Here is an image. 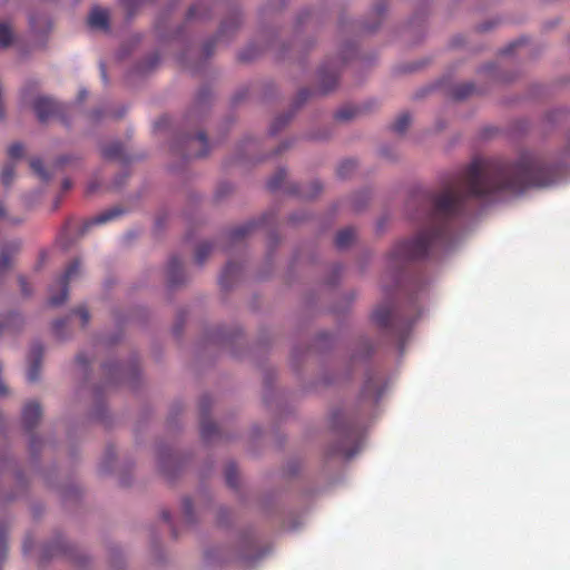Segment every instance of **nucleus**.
<instances>
[{
	"mask_svg": "<svg viewBox=\"0 0 570 570\" xmlns=\"http://www.w3.org/2000/svg\"><path fill=\"white\" fill-rule=\"evenodd\" d=\"M183 510L188 522L193 521V502L189 498L183 500Z\"/></svg>",
	"mask_w": 570,
	"mask_h": 570,
	"instance_id": "35",
	"label": "nucleus"
},
{
	"mask_svg": "<svg viewBox=\"0 0 570 570\" xmlns=\"http://www.w3.org/2000/svg\"><path fill=\"white\" fill-rule=\"evenodd\" d=\"M95 188H96V187H95L94 185H90V186L88 187V193H92V191L95 190Z\"/></svg>",
	"mask_w": 570,
	"mask_h": 570,
	"instance_id": "53",
	"label": "nucleus"
},
{
	"mask_svg": "<svg viewBox=\"0 0 570 570\" xmlns=\"http://www.w3.org/2000/svg\"><path fill=\"white\" fill-rule=\"evenodd\" d=\"M41 417V407L37 402H29L22 410V423L27 431L36 428Z\"/></svg>",
	"mask_w": 570,
	"mask_h": 570,
	"instance_id": "12",
	"label": "nucleus"
},
{
	"mask_svg": "<svg viewBox=\"0 0 570 570\" xmlns=\"http://www.w3.org/2000/svg\"><path fill=\"white\" fill-rule=\"evenodd\" d=\"M167 275L171 285H177L183 282V265L178 257L174 256L170 258L167 266Z\"/></svg>",
	"mask_w": 570,
	"mask_h": 570,
	"instance_id": "16",
	"label": "nucleus"
},
{
	"mask_svg": "<svg viewBox=\"0 0 570 570\" xmlns=\"http://www.w3.org/2000/svg\"><path fill=\"white\" fill-rule=\"evenodd\" d=\"M126 10L128 11V16L131 17L134 14V8L137 6L136 0H120Z\"/></svg>",
	"mask_w": 570,
	"mask_h": 570,
	"instance_id": "39",
	"label": "nucleus"
},
{
	"mask_svg": "<svg viewBox=\"0 0 570 570\" xmlns=\"http://www.w3.org/2000/svg\"><path fill=\"white\" fill-rule=\"evenodd\" d=\"M333 429L340 435V442L333 450L334 454L343 455L346 459L354 456L361 449L363 431L360 426L343 419V414H333Z\"/></svg>",
	"mask_w": 570,
	"mask_h": 570,
	"instance_id": "2",
	"label": "nucleus"
},
{
	"mask_svg": "<svg viewBox=\"0 0 570 570\" xmlns=\"http://www.w3.org/2000/svg\"><path fill=\"white\" fill-rule=\"evenodd\" d=\"M86 96H87V91L86 90H81L79 92V101H82L86 98Z\"/></svg>",
	"mask_w": 570,
	"mask_h": 570,
	"instance_id": "50",
	"label": "nucleus"
},
{
	"mask_svg": "<svg viewBox=\"0 0 570 570\" xmlns=\"http://www.w3.org/2000/svg\"><path fill=\"white\" fill-rule=\"evenodd\" d=\"M210 252H212L210 244H208V243L200 244L196 249V254H195L196 262L199 265L204 264V262L206 261V258L210 254Z\"/></svg>",
	"mask_w": 570,
	"mask_h": 570,
	"instance_id": "28",
	"label": "nucleus"
},
{
	"mask_svg": "<svg viewBox=\"0 0 570 570\" xmlns=\"http://www.w3.org/2000/svg\"><path fill=\"white\" fill-rule=\"evenodd\" d=\"M66 320H57L53 323V331L57 333V335H60V330L66 325Z\"/></svg>",
	"mask_w": 570,
	"mask_h": 570,
	"instance_id": "40",
	"label": "nucleus"
},
{
	"mask_svg": "<svg viewBox=\"0 0 570 570\" xmlns=\"http://www.w3.org/2000/svg\"><path fill=\"white\" fill-rule=\"evenodd\" d=\"M122 210L119 209V208H110V209H107L102 213H100L99 215L92 217L91 219L85 222L81 227L78 228V237H81L83 236L91 226H95V225H101V224H105L107 222H110L114 218L118 217L119 215H121Z\"/></svg>",
	"mask_w": 570,
	"mask_h": 570,
	"instance_id": "11",
	"label": "nucleus"
},
{
	"mask_svg": "<svg viewBox=\"0 0 570 570\" xmlns=\"http://www.w3.org/2000/svg\"><path fill=\"white\" fill-rule=\"evenodd\" d=\"M383 379L379 373H370L363 384L361 396L376 403L383 394Z\"/></svg>",
	"mask_w": 570,
	"mask_h": 570,
	"instance_id": "7",
	"label": "nucleus"
},
{
	"mask_svg": "<svg viewBox=\"0 0 570 570\" xmlns=\"http://www.w3.org/2000/svg\"><path fill=\"white\" fill-rule=\"evenodd\" d=\"M101 75H102V78L106 79L107 76H106V70H105L104 66H101Z\"/></svg>",
	"mask_w": 570,
	"mask_h": 570,
	"instance_id": "52",
	"label": "nucleus"
},
{
	"mask_svg": "<svg viewBox=\"0 0 570 570\" xmlns=\"http://www.w3.org/2000/svg\"><path fill=\"white\" fill-rule=\"evenodd\" d=\"M72 187V181L68 178L63 179L62 181V190L67 191Z\"/></svg>",
	"mask_w": 570,
	"mask_h": 570,
	"instance_id": "42",
	"label": "nucleus"
},
{
	"mask_svg": "<svg viewBox=\"0 0 570 570\" xmlns=\"http://www.w3.org/2000/svg\"><path fill=\"white\" fill-rule=\"evenodd\" d=\"M355 229L346 227L341 229L335 237V246L340 249L347 248L355 239Z\"/></svg>",
	"mask_w": 570,
	"mask_h": 570,
	"instance_id": "18",
	"label": "nucleus"
},
{
	"mask_svg": "<svg viewBox=\"0 0 570 570\" xmlns=\"http://www.w3.org/2000/svg\"><path fill=\"white\" fill-rule=\"evenodd\" d=\"M357 114V109L352 106H346L338 109L335 114L337 120H350Z\"/></svg>",
	"mask_w": 570,
	"mask_h": 570,
	"instance_id": "29",
	"label": "nucleus"
},
{
	"mask_svg": "<svg viewBox=\"0 0 570 570\" xmlns=\"http://www.w3.org/2000/svg\"><path fill=\"white\" fill-rule=\"evenodd\" d=\"M14 177V165L7 164L1 171V183L4 186H9Z\"/></svg>",
	"mask_w": 570,
	"mask_h": 570,
	"instance_id": "31",
	"label": "nucleus"
},
{
	"mask_svg": "<svg viewBox=\"0 0 570 570\" xmlns=\"http://www.w3.org/2000/svg\"><path fill=\"white\" fill-rule=\"evenodd\" d=\"M425 286V284H420V289H422Z\"/></svg>",
	"mask_w": 570,
	"mask_h": 570,
	"instance_id": "56",
	"label": "nucleus"
},
{
	"mask_svg": "<svg viewBox=\"0 0 570 570\" xmlns=\"http://www.w3.org/2000/svg\"><path fill=\"white\" fill-rule=\"evenodd\" d=\"M256 541L254 538H246L242 543V550L237 558L244 561L252 560L255 557Z\"/></svg>",
	"mask_w": 570,
	"mask_h": 570,
	"instance_id": "19",
	"label": "nucleus"
},
{
	"mask_svg": "<svg viewBox=\"0 0 570 570\" xmlns=\"http://www.w3.org/2000/svg\"><path fill=\"white\" fill-rule=\"evenodd\" d=\"M289 121V117L287 116H279L277 117L272 127H271V132L272 135H275L278 130H281L287 122Z\"/></svg>",
	"mask_w": 570,
	"mask_h": 570,
	"instance_id": "34",
	"label": "nucleus"
},
{
	"mask_svg": "<svg viewBox=\"0 0 570 570\" xmlns=\"http://www.w3.org/2000/svg\"><path fill=\"white\" fill-rule=\"evenodd\" d=\"M256 227H257V223L254 220H250L240 226H237L229 232V239L233 243L240 242L247 235H249Z\"/></svg>",
	"mask_w": 570,
	"mask_h": 570,
	"instance_id": "17",
	"label": "nucleus"
},
{
	"mask_svg": "<svg viewBox=\"0 0 570 570\" xmlns=\"http://www.w3.org/2000/svg\"><path fill=\"white\" fill-rule=\"evenodd\" d=\"M20 249V240H10L2 246L0 252V278L14 264Z\"/></svg>",
	"mask_w": 570,
	"mask_h": 570,
	"instance_id": "9",
	"label": "nucleus"
},
{
	"mask_svg": "<svg viewBox=\"0 0 570 570\" xmlns=\"http://www.w3.org/2000/svg\"><path fill=\"white\" fill-rule=\"evenodd\" d=\"M308 95H309V91L307 89H304L299 92V97L302 100H305Z\"/></svg>",
	"mask_w": 570,
	"mask_h": 570,
	"instance_id": "48",
	"label": "nucleus"
},
{
	"mask_svg": "<svg viewBox=\"0 0 570 570\" xmlns=\"http://www.w3.org/2000/svg\"><path fill=\"white\" fill-rule=\"evenodd\" d=\"M228 29H229V22H227V21L223 22L220 26L219 36H217L215 39L208 41L204 47V51L207 56L210 55L213 45L216 41H218V38L222 37L224 33H226Z\"/></svg>",
	"mask_w": 570,
	"mask_h": 570,
	"instance_id": "32",
	"label": "nucleus"
},
{
	"mask_svg": "<svg viewBox=\"0 0 570 570\" xmlns=\"http://www.w3.org/2000/svg\"><path fill=\"white\" fill-rule=\"evenodd\" d=\"M101 154L104 158L109 160H126L124 146L118 141H114L104 146L101 149Z\"/></svg>",
	"mask_w": 570,
	"mask_h": 570,
	"instance_id": "15",
	"label": "nucleus"
},
{
	"mask_svg": "<svg viewBox=\"0 0 570 570\" xmlns=\"http://www.w3.org/2000/svg\"><path fill=\"white\" fill-rule=\"evenodd\" d=\"M312 188H313L312 191H298V193L303 197L313 198V197L317 196L322 190V186L318 181L312 183Z\"/></svg>",
	"mask_w": 570,
	"mask_h": 570,
	"instance_id": "36",
	"label": "nucleus"
},
{
	"mask_svg": "<svg viewBox=\"0 0 570 570\" xmlns=\"http://www.w3.org/2000/svg\"><path fill=\"white\" fill-rule=\"evenodd\" d=\"M0 219H8L6 212H4V207L1 203H0Z\"/></svg>",
	"mask_w": 570,
	"mask_h": 570,
	"instance_id": "46",
	"label": "nucleus"
},
{
	"mask_svg": "<svg viewBox=\"0 0 570 570\" xmlns=\"http://www.w3.org/2000/svg\"><path fill=\"white\" fill-rule=\"evenodd\" d=\"M80 272V262L75 259L66 268L65 273L58 278L57 286L59 287V294L56 295L55 285L50 287L49 304L51 306H59L65 303L68 298V284L72 277L78 275Z\"/></svg>",
	"mask_w": 570,
	"mask_h": 570,
	"instance_id": "4",
	"label": "nucleus"
},
{
	"mask_svg": "<svg viewBox=\"0 0 570 570\" xmlns=\"http://www.w3.org/2000/svg\"><path fill=\"white\" fill-rule=\"evenodd\" d=\"M75 313L80 317L82 326H86L90 320L88 309L85 306H80L75 309Z\"/></svg>",
	"mask_w": 570,
	"mask_h": 570,
	"instance_id": "37",
	"label": "nucleus"
},
{
	"mask_svg": "<svg viewBox=\"0 0 570 570\" xmlns=\"http://www.w3.org/2000/svg\"><path fill=\"white\" fill-rule=\"evenodd\" d=\"M33 109L39 121L45 122L49 118L59 115L61 106L50 98L39 97L35 100Z\"/></svg>",
	"mask_w": 570,
	"mask_h": 570,
	"instance_id": "8",
	"label": "nucleus"
},
{
	"mask_svg": "<svg viewBox=\"0 0 570 570\" xmlns=\"http://www.w3.org/2000/svg\"><path fill=\"white\" fill-rule=\"evenodd\" d=\"M237 26H238V21L236 19H233V21L230 22V27L237 28Z\"/></svg>",
	"mask_w": 570,
	"mask_h": 570,
	"instance_id": "51",
	"label": "nucleus"
},
{
	"mask_svg": "<svg viewBox=\"0 0 570 570\" xmlns=\"http://www.w3.org/2000/svg\"><path fill=\"white\" fill-rule=\"evenodd\" d=\"M372 318L377 326L385 330L400 327L401 334L407 332L413 323L409 320L400 321L399 317L393 313L391 306L387 304L379 305L374 309Z\"/></svg>",
	"mask_w": 570,
	"mask_h": 570,
	"instance_id": "3",
	"label": "nucleus"
},
{
	"mask_svg": "<svg viewBox=\"0 0 570 570\" xmlns=\"http://www.w3.org/2000/svg\"><path fill=\"white\" fill-rule=\"evenodd\" d=\"M226 482L230 488H237L238 475L237 468L234 464H228L225 470Z\"/></svg>",
	"mask_w": 570,
	"mask_h": 570,
	"instance_id": "27",
	"label": "nucleus"
},
{
	"mask_svg": "<svg viewBox=\"0 0 570 570\" xmlns=\"http://www.w3.org/2000/svg\"><path fill=\"white\" fill-rule=\"evenodd\" d=\"M88 24L92 29L109 30V13L107 10L95 7L88 17Z\"/></svg>",
	"mask_w": 570,
	"mask_h": 570,
	"instance_id": "13",
	"label": "nucleus"
},
{
	"mask_svg": "<svg viewBox=\"0 0 570 570\" xmlns=\"http://www.w3.org/2000/svg\"><path fill=\"white\" fill-rule=\"evenodd\" d=\"M13 33L7 23H0V47H9L12 42Z\"/></svg>",
	"mask_w": 570,
	"mask_h": 570,
	"instance_id": "26",
	"label": "nucleus"
},
{
	"mask_svg": "<svg viewBox=\"0 0 570 570\" xmlns=\"http://www.w3.org/2000/svg\"><path fill=\"white\" fill-rule=\"evenodd\" d=\"M560 169L544 164L531 154L517 163L474 159L461 174L438 191L417 190L407 202L415 208L414 219L423 226L411 239L397 243L389 254V266L395 272L413 261L425 258L436 248L448 249L454 239V224L470 198L488 199L503 194H520L529 187H546L557 181Z\"/></svg>",
	"mask_w": 570,
	"mask_h": 570,
	"instance_id": "1",
	"label": "nucleus"
},
{
	"mask_svg": "<svg viewBox=\"0 0 570 570\" xmlns=\"http://www.w3.org/2000/svg\"><path fill=\"white\" fill-rule=\"evenodd\" d=\"M196 17V7H191L189 10H188V19H193Z\"/></svg>",
	"mask_w": 570,
	"mask_h": 570,
	"instance_id": "45",
	"label": "nucleus"
},
{
	"mask_svg": "<svg viewBox=\"0 0 570 570\" xmlns=\"http://www.w3.org/2000/svg\"><path fill=\"white\" fill-rule=\"evenodd\" d=\"M183 144L186 148L184 157L188 159L205 157L209 151V145L204 132L186 137Z\"/></svg>",
	"mask_w": 570,
	"mask_h": 570,
	"instance_id": "5",
	"label": "nucleus"
},
{
	"mask_svg": "<svg viewBox=\"0 0 570 570\" xmlns=\"http://www.w3.org/2000/svg\"><path fill=\"white\" fill-rule=\"evenodd\" d=\"M338 82L337 65L330 62L322 66L318 71V91L323 95L334 90Z\"/></svg>",
	"mask_w": 570,
	"mask_h": 570,
	"instance_id": "6",
	"label": "nucleus"
},
{
	"mask_svg": "<svg viewBox=\"0 0 570 570\" xmlns=\"http://www.w3.org/2000/svg\"><path fill=\"white\" fill-rule=\"evenodd\" d=\"M76 362L83 367L87 366L88 364V360L85 357L83 354H78L76 357Z\"/></svg>",
	"mask_w": 570,
	"mask_h": 570,
	"instance_id": "41",
	"label": "nucleus"
},
{
	"mask_svg": "<svg viewBox=\"0 0 570 570\" xmlns=\"http://www.w3.org/2000/svg\"><path fill=\"white\" fill-rule=\"evenodd\" d=\"M59 161H60V164H65V163H67V159L61 158Z\"/></svg>",
	"mask_w": 570,
	"mask_h": 570,
	"instance_id": "55",
	"label": "nucleus"
},
{
	"mask_svg": "<svg viewBox=\"0 0 570 570\" xmlns=\"http://www.w3.org/2000/svg\"><path fill=\"white\" fill-rule=\"evenodd\" d=\"M43 348L41 344L37 343L32 345L28 357L29 366L27 370V380L30 383H35L39 380Z\"/></svg>",
	"mask_w": 570,
	"mask_h": 570,
	"instance_id": "10",
	"label": "nucleus"
},
{
	"mask_svg": "<svg viewBox=\"0 0 570 570\" xmlns=\"http://www.w3.org/2000/svg\"><path fill=\"white\" fill-rule=\"evenodd\" d=\"M238 271V266L232 262L227 263L223 269V273L219 278V283L223 287H227L229 285V278L236 274Z\"/></svg>",
	"mask_w": 570,
	"mask_h": 570,
	"instance_id": "25",
	"label": "nucleus"
},
{
	"mask_svg": "<svg viewBox=\"0 0 570 570\" xmlns=\"http://www.w3.org/2000/svg\"><path fill=\"white\" fill-rule=\"evenodd\" d=\"M6 537V529L4 527L0 525V546L3 543Z\"/></svg>",
	"mask_w": 570,
	"mask_h": 570,
	"instance_id": "44",
	"label": "nucleus"
},
{
	"mask_svg": "<svg viewBox=\"0 0 570 570\" xmlns=\"http://www.w3.org/2000/svg\"><path fill=\"white\" fill-rule=\"evenodd\" d=\"M23 323L19 314L10 313L0 317V337L7 333H13Z\"/></svg>",
	"mask_w": 570,
	"mask_h": 570,
	"instance_id": "14",
	"label": "nucleus"
},
{
	"mask_svg": "<svg viewBox=\"0 0 570 570\" xmlns=\"http://www.w3.org/2000/svg\"><path fill=\"white\" fill-rule=\"evenodd\" d=\"M357 167V164L355 160L353 159H346V160H343L338 167H337V175L341 177V178H347L352 175V173H354V170L356 169Z\"/></svg>",
	"mask_w": 570,
	"mask_h": 570,
	"instance_id": "20",
	"label": "nucleus"
},
{
	"mask_svg": "<svg viewBox=\"0 0 570 570\" xmlns=\"http://www.w3.org/2000/svg\"><path fill=\"white\" fill-rule=\"evenodd\" d=\"M411 118L406 112L401 114L392 125V130L397 134H403L410 126Z\"/></svg>",
	"mask_w": 570,
	"mask_h": 570,
	"instance_id": "23",
	"label": "nucleus"
},
{
	"mask_svg": "<svg viewBox=\"0 0 570 570\" xmlns=\"http://www.w3.org/2000/svg\"><path fill=\"white\" fill-rule=\"evenodd\" d=\"M218 432L217 425L210 420H203L200 424V433L202 438L206 441L212 440V438Z\"/></svg>",
	"mask_w": 570,
	"mask_h": 570,
	"instance_id": "22",
	"label": "nucleus"
},
{
	"mask_svg": "<svg viewBox=\"0 0 570 570\" xmlns=\"http://www.w3.org/2000/svg\"><path fill=\"white\" fill-rule=\"evenodd\" d=\"M73 230V223L68 222L63 228L62 235L65 236L68 233H71Z\"/></svg>",
	"mask_w": 570,
	"mask_h": 570,
	"instance_id": "43",
	"label": "nucleus"
},
{
	"mask_svg": "<svg viewBox=\"0 0 570 570\" xmlns=\"http://www.w3.org/2000/svg\"><path fill=\"white\" fill-rule=\"evenodd\" d=\"M286 178L285 169H278L267 181V187L269 190L275 191L279 189Z\"/></svg>",
	"mask_w": 570,
	"mask_h": 570,
	"instance_id": "21",
	"label": "nucleus"
},
{
	"mask_svg": "<svg viewBox=\"0 0 570 570\" xmlns=\"http://www.w3.org/2000/svg\"><path fill=\"white\" fill-rule=\"evenodd\" d=\"M239 59H240V60H243V61H246V60H249V59H250V57H249V56H247V55H246V52H242V53L239 55Z\"/></svg>",
	"mask_w": 570,
	"mask_h": 570,
	"instance_id": "49",
	"label": "nucleus"
},
{
	"mask_svg": "<svg viewBox=\"0 0 570 570\" xmlns=\"http://www.w3.org/2000/svg\"><path fill=\"white\" fill-rule=\"evenodd\" d=\"M161 517L164 521L169 522L170 521V513L169 511H163Z\"/></svg>",
	"mask_w": 570,
	"mask_h": 570,
	"instance_id": "47",
	"label": "nucleus"
},
{
	"mask_svg": "<svg viewBox=\"0 0 570 570\" xmlns=\"http://www.w3.org/2000/svg\"><path fill=\"white\" fill-rule=\"evenodd\" d=\"M474 91L473 83H463L454 89V97L456 99H464Z\"/></svg>",
	"mask_w": 570,
	"mask_h": 570,
	"instance_id": "30",
	"label": "nucleus"
},
{
	"mask_svg": "<svg viewBox=\"0 0 570 570\" xmlns=\"http://www.w3.org/2000/svg\"><path fill=\"white\" fill-rule=\"evenodd\" d=\"M30 167L32 171L43 181H48L50 179V175L45 169L43 164L40 158H32L30 160Z\"/></svg>",
	"mask_w": 570,
	"mask_h": 570,
	"instance_id": "24",
	"label": "nucleus"
},
{
	"mask_svg": "<svg viewBox=\"0 0 570 570\" xmlns=\"http://www.w3.org/2000/svg\"><path fill=\"white\" fill-rule=\"evenodd\" d=\"M18 282H19L22 294L26 296H29L31 294V288L29 287V284H28L26 277L20 275L18 277Z\"/></svg>",
	"mask_w": 570,
	"mask_h": 570,
	"instance_id": "38",
	"label": "nucleus"
},
{
	"mask_svg": "<svg viewBox=\"0 0 570 570\" xmlns=\"http://www.w3.org/2000/svg\"><path fill=\"white\" fill-rule=\"evenodd\" d=\"M157 61H158V57H157V56H155V57H154V61H153V66H154V65H156V63H157Z\"/></svg>",
	"mask_w": 570,
	"mask_h": 570,
	"instance_id": "54",
	"label": "nucleus"
},
{
	"mask_svg": "<svg viewBox=\"0 0 570 570\" xmlns=\"http://www.w3.org/2000/svg\"><path fill=\"white\" fill-rule=\"evenodd\" d=\"M24 148L22 144L14 142L8 148V155L11 159H19L23 156Z\"/></svg>",
	"mask_w": 570,
	"mask_h": 570,
	"instance_id": "33",
	"label": "nucleus"
}]
</instances>
